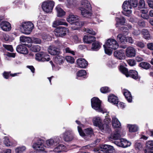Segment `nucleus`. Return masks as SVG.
I'll use <instances>...</instances> for the list:
<instances>
[{
	"label": "nucleus",
	"mask_w": 153,
	"mask_h": 153,
	"mask_svg": "<svg viewBox=\"0 0 153 153\" xmlns=\"http://www.w3.org/2000/svg\"><path fill=\"white\" fill-rule=\"evenodd\" d=\"M26 149V148L25 146H20L16 148L15 152L16 153H23L25 151Z\"/></svg>",
	"instance_id": "41"
},
{
	"label": "nucleus",
	"mask_w": 153,
	"mask_h": 153,
	"mask_svg": "<svg viewBox=\"0 0 153 153\" xmlns=\"http://www.w3.org/2000/svg\"><path fill=\"white\" fill-rule=\"evenodd\" d=\"M25 46L30 47V45L27 44L26 43L19 45L16 48L17 52L19 53L24 54H27L28 52V50Z\"/></svg>",
	"instance_id": "14"
},
{
	"label": "nucleus",
	"mask_w": 153,
	"mask_h": 153,
	"mask_svg": "<svg viewBox=\"0 0 153 153\" xmlns=\"http://www.w3.org/2000/svg\"><path fill=\"white\" fill-rule=\"evenodd\" d=\"M141 33L145 39H149L150 37V35L147 30L143 29L142 30Z\"/></svg>",
	"instance_id": "39"
},
{
	"label": "nucleus",
	"mask_w": 153,
	"mask_h": 153,
	"mask_svg": "<svg viewBox=\"0 0 153 153\" xmlns=\"http://www.w3.org/2000/svg\"><path fill=\"white\" fill-rule=\"evenodd\" d=\"M78 19L79 17L77 16L70 15L67 19V21L71 24H74Z\"/></svg>",
	"instance_id": "28"
},
{
	"label": "nucleus",
	"mask_w": 153,
	"mask_h": 153,
	"mask_svg": "<svg viewBox=\"0 0 153 153\" xmlns=\"http://www.w3.org/2000/svg\"><path fill=\"white\" fill-rule=\"evenodd\" d=\"M48 51L50 54L53 55L59 54L60 53L59 50L53 45L50 46L49 47Z\"/></svg>",
	"instance_id": "21"
},
{
	"label": "nucleus",
	"mask_w": 153,
	"mask_h": 153,
	"mask_svg": "<svg viewBox=\"0 0 153 153\" xmlns=\"http://www.w3.org/2000/svg\"><path fill=\"white\" fill-rule=\"evenodd\" d=\"M56 10L57 12V15L58 17H62L64 16L65 14V12L59 5L56 7Z\"/></svg>",
	"instance_id": "29"
},
{
	"label": "nucleus",
	"mask_w": 153,
	"mask_h": 153,
	"mask_svg": "<svg viewBox=\"0 0 153 153\" xmlns=\"http://www.w3.org/2000/svg\"><path fill=\"white\" fill-rule=\"evenodd\" d=\"M36 59L42 62L48 61L50 60L49 56L43 52H40L36 55Z\"/></svg>",
	"instance_id": "12"
},
{
	"label": "nucleus",
	"mask_w": 153,
	"mask_h": 153,
	"mask_svg": "<svg viewBox=\"0 0 153 153\" xmlns=\"http://www.w3.org/2000/svg\"><path fill=\"white\" fill-rule=\"evenodd\" d=\"M112 126L115 128H119L121 126L120 122L118 119L115 116L112 117Z\"/></svg>",
	"instance_id": "31"
},
{
	"label": "nucleus",
	"mask_w": 153,
	"mask_h": 153,
	"mask_svg": "<svg viewBox=\"0 0 153 153\" xmlns=\"http://www.w3.org/2000/svg\"><path fill=\"white\" fill-rule=\"evenodd\" d=\"M91 106L94 109L104 113L106 112L105 110L102 109L101 106V102L99 99L96 97H94L91 100Z\"/></svg>",
	"instance_id": "6"
},
{
	"label": "nucleus",
	"mask_w": 153,
	"mask_h": 153,
	"mask_svg": "<svg viewBox=\"0 0 153 153\" xmlns=\"http://www.w3.org/2000/svg\"><path fill=\"white\" fill-rule=\"evenodd\" d=\"M53 150V151L56 153H59L65 150V147L62 144L57 145Z\"/></svg>",
	"instance_id": "27"
},
{
	"label": "nucleus",
	"mask_w": 153,
	"mask_h": 153,
	"mask_svg": "<svg viewBox=\"0 0 153 153\" xmlns=\"http://www.w3.org/2000/svg\"><path fill=\"white\" fill-rule=\"evenodd\" d=\"M85 31L87 33H88L89 34L92 35H95L96 34L95 32L92 29L88 28H85Z\"/></svg>",
	"instance_id": "56"
},
{
	"label": "nucleus",
	"mask_w": 153,
	"mask_h": 153,
	"mask_svg": "<svg viewBox=\"0 0 153 153\" xmlns=\"http://www.w3.org/2000/svg\"><path fill=\"white\" fill-rule=\"evenodd\" d=\"M82 7L80 8L81 14L84 17H88L92 15L90 10L91 6L89 2L86 0H83L81 2Z\"/></svg>",
	"instance_id": "4"
},
{
	"label": "nucleus",
	"mask_w": 153,
	"mask_h": 153,
	"mask_svg": "<svg viewBox=\"0 0 153 153\" xmlns=\"http://www.w3.org/2000/svg\"><path fill=\"white\" fill-rule=\"evenodd\" d=\"M139 65L140 67L145 69H148L151 67V65L149 63L146 62H142Z\"/></svg>",
	"instance_id": "40"
},
{
	"label": "nucleus",
	"mask_w": 153,
	"mask_h": 153,
	"mask_svg": "<svg viewBox=\"0 0 153 153\" xmlns=\"http://www.w3.org/2000/svg\"><path fill=\"white\" fill-rule=\"evenodd\" d=\"M137 46L143 48L145 46V44L141 41H137L135 44Z\"/></svg>",
	"instance_id": "50"
},
{
	"label": "nucleus",
	"mask_w": 153,
	"mask_h": 153,
	"mask_svg": "<svg viewBox=\"0 0 153 153\" xmlns=\"http://www.w3.org/2000/svg\"><path fill=\"white\" fill-rule=\"evenodd\" d=\"M136 52L135 49L131 46L127 48L125 51L126 56L129 58L134 57L136 55Z\"/></svg>",
	"instance_id": "16"
},
{
	"label": "nucleus",
	"mask_w": 153,
	"mask_h": 153,
	"mask_svg": "<svg viewBox=\"0 0 153 153\" xmlns=\"http://www.w3.org/2000/svg\"><path fill=\"white\" fill-rule=\"evenodd\" d=\"M65 58L61 56L58 55L56 56L54 59V61L57 64L60 65L63 62Z\"/></svg>",
	"instance_id": "32"
},
{
	"label": "nucleus",
	"mask_w": 153,
	"mask_h": 153,
	"mask_svg": "<svg viewBox=\"0 0 153 153\" xmlns=\"http://www.w3.org/2000/svg\"><path fill=\"white\" fill-rule=\"evenodd\" d=\"M63 21V20L62 21L61 20H58V19H56L55 21H54L53 23V27H55L57 26L63 25L67 26L68 25L67 23Z\"/></svg>",
	"instance_id": "30"
},
{
	"label": "nucleus",
	"mask_w": 153,
	"mask_h": 153,
	"mask_svg": "<svg viewBox=\"0 0 153 153\" xmlns=\"http://www.w3.org/2000/svg\"><path fill=\"white\" fill-rule=\"evenodd\" d=\"M114 143L117 146L123 148L127 147L131 145V143L130 142L123 138L119 140V141H115Z\"/></svg>",
	"instance_id": "13"
},
{
	"label": "nucleus",
	"mask_w": 153,
	"mask_h": 153,
	"mask_svg": "<svg viewBox=\"0 0 153 153\" xmlns=\"http://www.w3.org/2000/svg\"><path fill=\"white\" fill-rule=\"evenodd\" d=\"M32 42L34 44H40L41 42V40L39 38H33L31 39Z\"/></svg>",
	"instance_id": "51"
},
{
	"label": "nucleus",
	"mask_w": 153,
	"mask_h": 153,
	"mask_svg": "<svg viewBox=\"0 0 153 153\" xmlns=\"http://www.w3.org/2000/svg\"><path fill=\"white\" fill-rule=\"evenodd\" d=\"M20 41L22 43H30L31 42L32 40L30 38L22 36L20 38Z\"/></svg>",
	"instance_id": "33"
},
{
	"label": "nucleus",
	"mask_w": 153,
	"mask_h": 153,
	"mask_svg": "<svg viewBox=\"0 0 153 153\" xmlns=\"http://www.w3.org/2000/svg\"><path fill=\"white\" fill-rule=\"evenodd\" d=\"M54 5V3L53 1H47L42 3V7L44 11L48 13L52 12Z\"/></svg>",
	"instance_id": "7"
},
{
	"label": "nucleus",
	"mask_w": 153,
	"mask_h": 153,
	"mask_svg": "<svg viewBox=\"0 0 153 153\" xmlns=\"http://www.w3.org/2000/svg\"><path fill=\"white\" fill-rule=\"evenodd\" d=\"M76 122L79 125V126H78L77 128L78 132L81 136H84L85 135V133L87 134H91L93 133V130L91 128H88L85 129L84 131L85 133L84 132L82 131L81 128L83 126V125L81 124L79 121H78L76 120Z\"/></svg>",
	"instance_id": "10"
},
{
	"label": "nucleus",
	"mask_w": 153,
	"mask_h": 153,
	"mask_svg": "<svg viewBox=\"0 0 153 153\" xmlns=\"http://www.w3.org/2000/svg\"><path fill=\"white\" fill-rule=\"evenodd\" d=\"M138 25L140 26L144 27L145 26V22L143 20H140L138 22Z\"/></svg>",
	"instance_id": "60"
},
{
	"label": "nucleus",
	"mask_w": 153,
	"mask_h": 153,
	"mask_svg": "<svg viewBox=\"0 0 153 153\" xmlns=\"http://www.w3.org/2000/svg\"><path fill=\"white\" fill-rule=\"evenodd\" d=\"M128 127L129 130L131 132H134L137 131L138 129V127L135 125L128 124Z\"/></svg>",
	"instance_id": "37"
},
{
	"label": "nucleus",
	"mask_w": 153,
	"mask_h": 153,
	"mask_svg": "<svg viewBox=\"0 0 153 153\" xmlns=\"http://www.w3.org/2000/svg\"><path fill=\"white\" fill-rule=\"evenodd\" d=\"M146 146L149 150H153V140L148 141L146 143Z\"/></svg>",
	"instance_id": "43"
},
{
	"label": "nucleus",
	"mask_w": 153,
	"mask_h": 153,
	"mask_svg": "<svg viewBox=\"0 0 153 153\" xmlns=\"http://www.w3.org/2000/svg\"><path fill=\"white\" fill-rule=\"evenodd\" d=\"M3 143L6 146H15L17 144V142L15 140L9 139L8 137H4L3 138Z\"/></svg>",
	"instance_id": "17"
},
{
	"label": "nucleus",
	"mask_w": 153,
	"mask_h": 153,
	"mask_svg": "<svg viewBox=\"0 0 153 153\" xmlns=\"http://www.w3.org/2000/svg\"><path fill=\"white\" fill-rule=\"evenodd\" d=\"M127 27H128V29L127 27H123V30H124V31H126L124 30H132V34L134 35H138L140 33V31L138 29H133L131 26L129 25H128Z\"/></svg>",
	"instance_id": "23"
},
{
	"label": "nucleus",
	"mask_w": 153,
	"mask_h": 153,
	"mask_svg": "<svg viewBox=\"0 0 153 153\" xmlns=\"http://www.w3.org/2000/svg\"><path fill=\"white\" fill-rule=\"evenodd\" d=\"M21 25L23 29V33L26 34L30 33L34 27L33 25L30 22H23Z\"/></svg>",
	"instance_id": "8"
},
{
	"label": "nucleus",
	"mask_w": 153,
	"mask_h": 153,
	"mask_svg": "<svg viewBox=\"0 0 153 153\" xmlns=\"http://www.w3.org/2000/svg\"><path fill=\"white\" fill-rule=\"evenodd\" d=\"M11 150L10 149H7L0 152V153H11Z\"/></svg>",
	"instance_id": "64"
},
{
	"label": "nucleus",
	"mask_w": 153,
	"mask_h": 153,
	"mask_svg": "<svg viewBox=\"0 0 153 153\" xmlns=\"http://www.w3.org/2000/svg\"><path fill=\"white\" fill-rule=\"evenodd\" d=\"M62 137L64 140L66 142L71 141L74 138L73 133L71 130L66 131L63 134Z\"/></svg>",
	"instance_id": "15"
},
{
	"label": "nucleus",
	"mask_w": 153,
	"mask_h": 153,
	"mask_svg": "<svg viewBox=\"0 0 153 153\" xmlns=\"http://www.w3.org/2000/svg\"><path fill=\"white\" fill-rule=\"evenodd\" d=\"M43 39L46 40L47 41H49L51 40V36L48 35L44 34L42 36Z\"/></svg>",
	"instance_id": "57"
},
{
	"label": "nucleus",
	"mask_w": 153,
	"mask_h": 153,
	"mask_svg": "<svg viewBox=\"0 0 153 153\" xmlns=\"http://www.w3.org/2000/svg\"><path fill=\"white\" fill-rule=\"evenodd\" d=\"M30 47V50L34 52H37L39 51L40 50V47L38 45H31Z\"/></svg>",
	"instance_id": "42"
},
{
	"label": "nucleus",
	"mask_w": 153,
	"mask_h": 153,
	"mask_svg": "<svg viewBox=\"0 0 153 153\" xmlns=\"http://www.w3.org/2000/svg\"><path fill=\"white\" fill-rule=\"evenodd\" d=\"M74 24L76 26V28H78L81 27L83 25H84V22H83L77 20Z\"/></svg>",
	"instance_id": "45"
},
{
	"label": "nucleus",
	"mask_w": 153,
	"mask_h": 153,
	"mask_svg": "<svg viewBox=\"0 0 153 153\" xmlns=\"http://www.w3.org/2000/svg\"><path fill=\"white\" fill-rule=\"evenodd\" d=\"M134 147L136 149L141 150L142 149L143 145L138 141L135 142Z\"/></svg>",
	"instance_id": "44"
},
{
	"label": "nucleus",
	"mask_w": 153,
	"mask_h": 153,
	"mask_svg": "<svg viewBox=\"0 0 153 153\" xmlns=\"http://www.w3.org/2000/svg\"><path fill=\"white\" fill-rule=\"evenodd\" d=\"M126 42H128L132 44L134 42V40L132 37H127L126 38Z\"/></svg>",
	"instance_id": "58"
},
{
	"label": "nucleus",
	"mask_w": 153,
	"mask_h": 153,
	"mask_svg": "<svg viewBox=\"0 0 153 153\" xmlns=\"http://www.w3.org/2000/svg\"><path fill=\"white\" fill-rule=\"evenodd\" d=\"M114 55L119 59H123L125 58V55L123 49L115 51L114 53Z\"/></svg>",
	"instance_id": "19"
},
{
	"label": "nucleus",
	"mask_w": 153,
	"mask_h": 153,
	"mask_svg": "<svg viewBox=\"0 0 153 153\" xmlns=\"http://www.w3.org/2000/svg\"><path fill=\"white\" fill-rule=\"evenodd\" d=\"M95 38L88 35L84 36L83 39L84 42L87 43H89L95 40Z\"/></svg>",
	"instance_id": "26"
},
{
	"label": "nucleus",
	"mask_w": 153,
	"mask_h": 153,
	"mask_svg": "<svg viewBox=\"0 0 153 153\" xmlns=\"http://www.w3.org/2000/svg\"><path fill=\"white\" fill-rule=\"evenodd\" d=\"M123 92L128 101L129 102H131L132 100V97L130 92L127 90L123 89Z\"/></svg>",
	"instance_id": "25"
},
{
	"label": "nucleus",
	"mask_w": 153,
	"mask_h": 153,
	"mask_svg": "<svg viewBox=\"0 0 153 153\" xmlns=\"http://www.w3.org/2000/svg\"><path fill=\"white\" fill-rule=\"evenodd\" d=\"M115 20L117 22L116 24L117 27H118V25L119 24L123 25L125 22V20L123 17H121L120 18L116 17Z\"/></svg>",
	"instance_id": "36"
},
{
	"label": "nucleus",
	"mask_w": 153,
	"mask_h": 153,
	"mask_svg": "<svg viewBox=\"0 0 153 153\" xmlns=\"http://www.w3.org/2000/svg\"><path fill=\"white\" fill-rule=\"evenodd\" d=\"M65 50L66 53H70L73 55L75 54V52L74 51H71L69 48H66L65 49Z\"/></svg>",
	"instance_id": "59"
},
{
	"label": "nucleus",
	"mask_w": 153,
	"mask_h": 153,
	"mask_svg": "<svg viewBox=\"0 0 153 153\" xmlns=\"http://www.w3.org/2000/svg\"><path fill=\"white\" fill-rule=\"evenodd\" d=\"M108 101L114 105L118 104V100L117 97L113 94L108 96Z\"/></svg>",
	"instance_id": "24"
},
{
	"label": "nucleus",
	"mask_w": 153,
	"mask_h": 153,
	"mask_svg": "<svg viewBox=\"0 0 153 153\" xmlns=\"http://www.w3.org/2000/svg\"><path fill=\"white\" fill-rule=\"evenodd\" d=\"M148 48L150 50H153V43H149L147 45Z\"/></svg>",
	"instance_id": "62"
},
{
	"label": "nucleus",
	"mask_w": 153,
	"mask_h": 153,
	"mask_svg": "<svg viewBox=\"0 0 153 153\" xmlns=\"http://www.w3.org/2000/svg\"><path fill=\"white\" fill-rule=\"evenodd\" d=\"M124 103L122 102H120L118 105L117 106L119 108H123L125 107Z\"/></svg>",
	"instance_id": "63"
},
{
	"label": "nucleus",
	"mask_w": 153,
	"mask_h": 153,
	"mask_svg": "<svg viewBox=\"0 0 153 153\" xmlns=\"http://www.w3.org/2000/svg\"><path fill=\"white\" fill-rule=\"evenodd\" d=\"M78 66L81 68H85L87 66L88 62L83 58L78 59L77 60Z\"/></svg>",
	"instance_id": "22"
},
{
	"label": "nucleus",
	"mask_w": 153,
	"mask_h": 153,
	"mask_svg": "<svg viewBox=\"0 0 153 153\" xmlns=\"http://www.w3.org/2000/svg\"><path fill=\"white\" fill-rule=\"evenodd\" d=\"M98 150L100 153H114L115 152V149L113 146L106 144L101 146L100 148Z\"/></svg>",
	"instance_id": "9"
},
{
	"label": "nucleus",
	"mask_w": 153,
	"mask_h": 153,
	"mask_svg": "<svg viewBox=\"0 0 153 153\" xmlns=\"http://www.w3.org/2000/svg\"><path fill=\"white\" fill-rule=\"evenodd\" d=\"M141 16L143 19H147L149 18V16L147 13H143L141 15Z\"/></svg>",
	"instance_id": "61"
},
{
	"label": "nucleus",
	"mask_w": 153,
	"mask_h": 153,
	"mask_svg": "<svg viewBox=\"0 0 153 153\" xmlns=\"http://www.w3.org/2000/svg\"><path fill=\"white\" fill-rule=\"evenodd\" d=\"M3 47L7 50L11 52H13V49L12 46L11 45H3Z\"/></svg>",
	"instance_id": "52"
},
{
	"label": "nucleus",
	"mask_w": 153,
	"mask_h": 153,
	"mask_svg": "<svg viewBox=\"0 0 153 153\" xmlns=\"http://www.w3.org/2000/svg\"><path fill=\"white\" fill-rule=\"evenodd\" d=\"M101 92L103 93H105L109 92L110 91V89L107 87H104L101 88L100 89Z\"/></svg>",
	"instance_id": "49"
},
{
	"label": "nucleus",
	"mask_w": 153,
	"mask_h": 153,
	"mask_svg": "<svg viewBox=\"0 0 153 153\" xmlns=\"http://www.w3.org/2000/svg\"><path fill=\"white\" fill-rule=\"evenodd\" d=\"M119 70L127 77L130 76L135 79H137L139 78L138 73L136 71L130 70L128 72V69L122 65H120V66Z\"/></svg>",
	"instance_id": "5"
},
{
	"label": "nucleus",
	"mask_w": 153,
	"mask_h": 153,
	"mask_svg": "<svg viewBox=\"0 0 153 153\" xmlns=\"http://www.w3.org/2000/svg\"><path fill=\"white\" fill-rule=\"evenodd\" d=\"M33 140L37 141L33 143V148L36 150L37 153H43L45 152V148H52L57 145L60 141L59 138L56 137L54 139H50L46 141V146H45L44 145L43 140L39 138L36 137L34 138Z\"/></svg>",
	"instance_id": "1"
},
{
	"label": "nucleus",
	"mask_w": 153,
	"mask_h": 153,
	"mask_svg": "<svg viewBox=\"0 0 153 153\" xmlns=\"http://www.w3.org/2000/svg\"><path fill=\"white\" fill-rule=\"evenodd\" d=\"M145 7V3L144 0H140L139 3V7L144 8Z\"/></svg>",
	"instance_id": "55"
},
{
	"label": "nucleus",
	"mask_w": 153,
	"mask_h": 153,
	"mask_svg": "<svg viewBox=\"0 0 153 153\" xmlns=\"http://www.w3.org/2000/svg\"><path fill=\"white\" fill-rule=\"evenodd\" d=\"M132 7L129 1V0L128 1H125L122 5V8L124 10H129L128 9H131L132 8Z\"/></svg>",
	"instance_id": "34"
},
{
	"label": "nucleus",
	"mask_w": 153,
	"mask_h": 153,
	"mask_svg": "<svg viewBox=\"0 0 153 153\" xmlns=\"http://www.w3.org/2000/svg\"><path fill=\"white\" fill-rule=\"evenodd\" d=\"M126 37L125 36L122 34L118 35L117 37V41L120 43H124L126 42Z\"/></svg>",
	"instance_id": "35"
},
{
	"label": "nucleus",
	"mask_w": 153,
	"mask_h": 153,
	"mask_svg": "<svg viewBox=\"0 0 153 153\" xmlns=\"http://www.w3.org/2000/svg\"><path fill=\"white\" fill-rule=\"evenodd\" d=\"M86 74V72L85 70H81L78 71L77 74L78 76H85Z\"/></svg>",
	"instance_id": "46"
},
{
	"label": "nucleus",
	"mask_w": 153,
	"mask_h": 153,
	"mask_svg": "<svg viewBox=\"0 0 153 153\" xmlns=\"http://www.w3.org/2000/svg\"><path fill=\"white\" fill-rule=\"evenodd\" d=\"M65 59L68 62L71 63H73L74 62V58L70 56H66L65 57Z\"/></svg>",
	"instance_id": "48"
},
{
	"label": "nucleus",
	"mask_w": 153,
	"mask_h": 153,
	"mask_svg": "<svg viewBox=\"0 0 153 153\" xmlns=\"http://www.w3.org/2000/svg\"><path fill=\"white\" fill-rule=\"evenodd\" d=\"M101 45L98 42H96L93 43L91 49L95 51H98L101 47Z\"/></svg>",
	"instance_id": "38"
},
{
	"label": "nucleus",
	"mask_w": 153,
	"mask_h": 153,
	"mask_svg": "<svg viewBox=\"0 0 153 153\" xmlns=\"http://www.w3.org/2000/svg\"><path fill=\"white\" fill-rule=\"evenodd\" d=\"M105 123L102 124V120L100 117H94L93 120L94 124V126H98L103 132L109 131L111 130L108 124L111 122V120L108 118L104 120Z\"/></svg>",
	"instance_id": "2"
},
{
	"label": "nucleus",
	"mask_w": 153,
	"mask_h": 153,
	"mask_svg": "<svg viewBox=\"0 0 153 153\" xmlns=\"http://www.w3.org/2000/svg\"><path fill=\"white\" fill-rule=\"evenodd\" d=\"M129 1L132 7H137L138 4L137 0H129Z\"/></svg>",
	"instance_id": "47"
},
{
	"label": "nucleus",
	"mask_w": 153,
	"mask_h": 153,
	"mask_svg": "<svg viewBox=\"0 0 153 153\" xmlns=\"http://www.w3.org/2000/svg\"><path fill=\"white\" fill-rule=\"evenodd\" d=\"M120 131L118 129H116L111 134L109 137L110 140L112 139L114 140H118L120 137Z\"/></svg>",
	"instance_id": "20"
},
{
	"label": "nucleus",
	"mask_w": 153,
	"mask_h": 153,
	"mask_svg": "<svg viewBox=\"0 0 153 153\" xmlns=\"http://www.w3.org/2000/svg\"><path fill=\"white\" fill-rule=\"evenodd\" d=\"M106 45H103L105 53L111 55L112 53V50H116L118 47V44L115 40L112 39H108L105 42Z\"/></svg>",
	"instance_id": "3"
},
{
	"label": "nucleus",
	"mask_w": 153,
	"mask_h": 153,
	"mask_svg": "<svg viewBox=\"0 0 153 153\" xmlns=\"http://www.w3.org/2000/svg\"><path fill=\"white\" fill-rule=\"evenodd\" d=\"M131 12V10H124L123 11V13L124 15L129 16L130 15Z\"/></svg>",
	"instance_id": "54"
},
{
	"label": "nucleus",
	"mask_w": 153,
	"mask_h": 153,
	"mask_svg": "<svg viewBox=\"0 0 153 153\" xmlns=\"http://www.w3.org/2000/svg\"><path fill=\"white\" fill-rule=\"evenodd\" d=\"M68 31V29L66 28L59 26L55 29L54 33L57 37H62L65 35Z\"/></svg>",
	"instance_id": "11"
},
{
	"label": "nucleus",
	"mask_w": 153,
	"mask_h": 153,
	"mask_svg": "<svg viewBox=\"0 0 153 153\" xmlns=\"http://www.w3.org/2000/svg\"><path fill=\"white\" fill-rule=\"evenodd\" d=\"M0 27L3 30L6 31H9L11 28L10 23L5 21L1 22L0 24Z\"/></svg>",
	"instance_id": "18"
},
{
	"label": "nucleus",
	"mask_w": 153,
	"mask_h": 153,
	"mask_svg": "<svg viewBox=\"0 0 153 153\" xmlns=\"http://www.w3.org/2000/svg\"><path fill=\"white\" fill-rule=\"evenodd\" d=\"M127 62L128 64L131 66H134L136 64L135 61L132 59L128 60Z\"/></svg>",
	"instance_id": "53"
}]
</instances>
